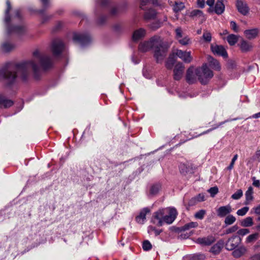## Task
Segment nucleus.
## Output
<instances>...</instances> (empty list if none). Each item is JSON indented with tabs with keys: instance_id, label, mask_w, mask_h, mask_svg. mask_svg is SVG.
<instances>
[{
	"instance_id": "obj_1",
	"label": "nucleus",
	"mask_w": 260,
	"mask_h": 260,
	"mask_svg": "<svg viewBox=\"0 0 260 260\" xmlns=\"http://www.w3.org/2000/svg\"><path fill=\"white\" fill-rule=\"evenodd\" d=\"M53 66V61L48 55L36 50L33 53V58L19 63L7 62L0 71V80L5 79L8 85L14 83L17 77L23 81H27L30 77V70L34 77L39 79L41 69L46 70Z\"/></svg>"
},
{
	"instance_id": "obj_2",
	"label": "nucleus",
	"mask_w": 260,
	"mask_h": 260,
	"mask_svg": "<svg viewBox=\"0 0 260 260\" xmlns=\"http://www.w3.org/2000/svg\"><path fill=\"white\" fill-rule=\"evenodd\" d=\"M139 50L142 52L152 50L156 62L159 63L167 55L168 46L160 36H154L148 40L141 42L139 45Z\"/></svg>"
},
{
	"instance_id": "obj_3",
	"label": "nucleus",
	"mask_w": 260,
	"mask_h": 260,
	"mask_svg": "<svg viewBox=\"0 0 260 260\" xmlns=\"http://www.w3.org/2000/svg\"><path fill=\"white\" fill-rule=\"evenodd\" d=\"M178 213L174 207L162 208L154 213L153 217L157 220V225L162 226L164 224H171L176 218Z\"/></svg>"
},
{
	"instance_id": "obj_4",
	"label": "nucleus",
	"mask_w": 260,
	"mask_h": 260,
	"mask_svg": "<svg viewBox=\"0 0 260 260\" xmlns=\"http://www.w3.org/2000/svg\"><path fill=\"white\" fill-rule=\"evenodd\" d=\"M7 9L5 12V23L6 27V31L8 35L13 33L21 34L25 31V27L23 25L13 26L11 24V17L9 12L11 9L10 2L7 0L6 2Z\"/></svg>"
},
{
	"instance_id": "obj_5",
	"label": "nucleus",
	"mask_w": 260,
	"mask_h": 260,
	"mask_svg": "<svg viewBox=\"0 0 260 260\" xmlns=\"http://www.w3.org/2000/svg\"><path fill=\"white\" fill-rule=\"evenodd\" d=\"M196 73L199 80L202 84H207L213 76L212 71L209 69L206 63L201 68L196 69Z\"/></svg>"
},
{
	"instance_id": "obj_6",
	"label": "nucleus",
	"mask_w": 260,
	"mask_h": 260,
	"mask_svg": "<svg viewBox=\"0 0 260 260\" xmlns=\"http://www.w3.org/2000/svg\"><path fill=\"white\" fill-rule=\"evenodd\" d=\"M73 39L83 47L88 44L91 41L90 37L88 34L75 32L74 34Z\"/></svg>"
},
{
	"instance_id": "obj_7",
	"label": "nucleus",
	"mask_w": 260,
	"mask_h": 260,
	"mask_svg": "<svg viewBox=\"0 0 260 260\" xmlns=\"http://www.w3.org/2000/svg\"><path fill=\"white\" fill-rule=\"evenodd\" d=\"M51 49L54 56H58L63 51L64 44L61 40L55 39L52 42Z\"/></svg>"
},
{
	"instance_id": "obj_8",
	"label": "nucleus",
	"mask_w": 260,
	"mask_h": 260,
	"mask_svg": "<svg viewBox=\"0 0 260 260\" xmlns=\"http://www.w3.org/2000/svg\"><path fill=\"white\" fill-rule=\"evenodd\" d=\"M176 38L179 43L183 45L186 46L191 43L190 39L187 36H183V31L181 27H178L175 29Z\"/></svg>"
},
{
	"instance_id": "obj_9",
	"label": "nucleus",
	"mask_w": 260,
	"mask_h": 260,
	"mask_svg": "<svg viewBox=\"0 0 260 260\" xmlns=\"http://www.w3.org/2000/svg\"><path fill=\"white\" fill-rule=\"evenodd\" d=\"M241 238L237 236H233L230 238L226 242L224 243L225 248L228 250L235 249L241 243Z\"/></svg>"
},
{
	"instance_id": "obj_10",
	"label": "nucleus",
	"mask_w": 260,
	"mask_h": 260,
	"mask_svg": "<svg viewBox=\"0 0 260 260\" xmlns=\"http://www.w3.org/2000/svg\"><path fill=\"white\" fill-rule=\"evenodd\" d=\"M175 54L185 63H189L192 60L190 51H186L180 49H177L175 52Z\"/></svg>"
},
{
	"instance_id": "obj_11",
	"label": "nucleus",
	"mask_w": 260,
	"mask_h": 260,
	"mask_svg": "<svg viewBox=\"0 0 260 260\" xmlns=\"http://www.w3.org/2000/svg\"><path fill=\"white\" fill-rule=\"evenodd\" d=\"M211 49L212 52L217 55L221 56L224 58L228 57V53L225 48L221 45H211Z\"/></svg>"
},
{
	"instance_id": "obj_12",
	"label": "nucleus",
	"mask_w": 260,
	"mask_h": 260,
	"mask_svg": "<svg viewBox=\"0 0 260 260\" xmlns=\"http://www.w3.org/2000/svg\"><path fill=\"white\" fill-rule=\"evenodd\" d=\"M184 70V66L182 63H177L174 69V79L179 80L181 79Z\"/></svg>"
},
{
	"instance_id": "obj_13",
	"label": "nucleus",
	"mask_w": 260,
	"mask_h": 260,
	"mask_svg": "<svg viewBox=\"0 0 260 260\" xmlns=\"http://www.w3.org/2000/svg\"><path fill=\"white\" fill-rule=\"evenodd\" d=\"M236 5L240 13L243 15H246L248 14L249 9L247 4L243 0H237Z\"/></svg>"
},
{
	"instance_id": "obj_14",
	"label": "nucleus",
	"mask_w": 260,
	"mask_h": 260,
	"mask_svg": "<svg viewBox=\"0 0 260 260\" xmlns=\"http://www.w3.org/2000/svg\"><path fill=\"white\" fill-rule=\"evenodd\" d=\"M232 212V208L230 205L221 206L217 210V215L219 217H224L230 214Z\"/></svg>"
},
{
	"instance_id": "obj_15",
	"label": "nucleus",
	"mask_w": 260,
	"mask_h": 260,
	"mask_svg": "<svg viewBox=\"0 0 260 260\" xmlns=\"http://www.w3.org/2000/svg\"><path fill=\"white\" fill-rule=\"evenodd\" d=\"M197 75L196 73V70H194L193 67L189 68L187 71L186 80V81L189 84H192L196 81Z\"/></svg>"
},
{
	"instance_id": "obj_16",
	"label": "nucleus",
	"mask_w": 260,
	"mask_h": 260,
	"mask_svg": "<svg viewBox=\"0 0 260 260\" xmlns=\"http://www.w3.org/2000/svg\"><path fill=\"white\" fill-rule=\"evenodd\" d=\"M146 35V30L142 28L138 29L134 31L132 39L133 41L137 42L143 39Z\"/></svg>"
},
{
	"instance_id": "obj_17",
	"label": "nucleus",
	"mask_w": 260,
	"mask_h": 260,
	"mask_svg": "<svg viewBox=\"0 0 260 260\" xmlns=\"http://www.w3.org/2000/svg\"><path fill=\"white\" fill-rule=\"evenodd\" d=\"M215 241L213 236H208L206 237L199 238L197 239V243L202 245H210Z\"/></svg>"
},
{
	"instance_id": "obj_18",
	"label": "nucleus",
	"mask_w": 260,
	"mask_h": 260,
	"mask_svg": "<svg viewBox=\"0 0 260 260\" xmlns=\"http://www.w3.org/2000/svg\"><path fill=\"white\" fill-rule=\"evenodd\" d=\"M150 212V210L148 208H143L140 212L139 215H138L136 220L137 222L140 224H143L146 220V216L147 214Z\"/></svg>"
},
{
	"instance_id": "obj_19",
	"label": "nucleus",
	"mask_w": 260,
	"mask_h": 260,
	"mask_svg": "<svg viewBox=\"0 0 260 260\" xmlns=\"http://www.w3.org/2000/svg\"><path fill=\"white\" fill-rule=\"evenodd\" d=\"M224 245V241L223 240H219L216 244L214 245L210 249V251L214 254H218L221 249L223 247Z\"/></svg>"
},
{
	"instance_id": "obj_20",
	"label": "nucleus",
	"mask_w": 260,
	"mask_h": 260,
	"mask_svg": "<svg viewBox=\"0 0 260 260\" xmlns=\"http://www.w3.org/2000/svg\"><path fill=\"white\" fill-rule=\"evenodd\" d=\"M13 105V102L3 95L0 94V107L7 108Z\"/></svg>"
},
{
	"instance_id": "obj_21",
	"label": "nucleus",
	"mask_w": 260,
	"mask_h": 260,
	"mask_svg": "<svg viewBox=\"0 0 260 260\" xmlns=\"http://www.w3.org/2000/svg\"><path fill=\"white\" fill-rule=\"evenodd\" d=\"M224 0H217L215 6L214 11L215 12L220 15L223 13L225 9V6L223 4Z\"/></svg>"
},
{
	"instance_id": "obj_22",
	"label": "nucleus",
	"mask_w": 260,
	"mask_h": 260,
	"mask_svg": "<svg viewBox=\"0 0 260 260\" xmlns=\"http://www.w3.org/2000/svg\"><path fill=\"white\" fill-rule=\"evenodd\" d=\"M258 32L259 30L257 28H253L245 30L244 34L247 39H253L256 37Z\"/></svg>"
},
{
	"instance_id": "obj_23",
	"label": "nucleus",
	"mask_w": 260,
	"mask_h": 260,
	"mask_svg": "<svg viewBox=\"0 0 260 260\" xmlns=\"http://www.w3.org/2000/svg\"><path fill=\"white\" fill-rule=\"evenodd\" d=\"M207 59L211 68L216 71H219L220 70L221 67L219 62L217 60L214 59L210 56H208Z\"/></svg>"
},
{
	"instance_id": "obj_24",
	"label": "nucleus",
	"mask_w": 260,
	"mask_h": 260,
	"mask_svg": "<svg viewBox=\"0 0 260 260\" xmlns=\"http://www.w3.org/2000/svg\"><path fill=\"white\" fill-rule=\"evenodd\" d=\"M246 252V248L244 246H240L234 249L232 254L234 257L239 258L243 255Z\"/></svg>"
},
{
	"instance_id": "obj_25",
	"label": "nucleus",
	"mask_w": 260,
	"mask_h": 260,
	"mask_svg": "<svg viewBox=\"0 0 260 260\" xmlns=\"http://www.w3.org/2000/svg\"><path fill=\"white\" fill-rule=\"evenodd\" d=\"M246 201L245 204L248 205L251 202L253 199V188L251 186L248 187L247 190L245 192Z\"/></svg>"
},
{
	"instance_id": "obj_26",
	"label": "nucleus",
	"mask_w": 260,
	"mask_h": 260,
	"mask_svg": "<svg viewBox=\"0 0 260 260\" xmlns=\"http://www.w3.org/2000/svg\"><path fill=\"white\" fill-rule=\"evenodd\" d=\"M240 224L243 227H249L253 224V218L251 217H247L242 220Z\"/></svg>"
},
{
	"instance_id": "obj_27",
	"label": "nucleus",
	"mask_w": 260,
	"mask_h": 260,
	"mask_svg": "<svg viewBox=\"0 0 260 260\" xmlns=\"http://www.w3.org/2000/svg\"><path fill=\"white\" fill-rule=\"evenodd\" d=\"M15 48V46L8 42L4 43L1 46L2 51L4 52H8L12 50Z\"/></svg>"
},
{
	"instance_id": "obj_28",
	"label": "nucleus",
	"mask_w": 260,
	"mask_h": 260,
	"mask_svg": "<svg viewBox=\"0 0 260 260\" xmlns=\"http://www.w3.org/2000/svg\"><path fill=\"white\" fill-rule=\"evenodd\" d=\"M156 15V11L153 9H150L145 13L144 18L146 20L153 19Z\"/></svg>"
},
{
	"instance_id": "obj_29",
	"label": "nucleus",
	"mask_w": 260,
	"mask_h": 260,
	"mask_svg": "<svg viewBox=\"0 0 260 260\" xmlns=\"http://www.w3.org/2000/svg\"><path fill=\"white\" fill-rule=\"evenodd\" d=\"M236 220V217L232 214L227 215L224 219V224L225 225H230L233 224Z\"/></svg>"
},
{
	"instance_id": "obj_30",
	"label": "nucleus",
	"mask_w": 260,
	"mask_h": 260,
	"mask_svg": "<svg viewBox=\"0 0 260 260\" xmlns=\"http://www.w3.org/2000/svg\"><path fill=\"white\" fill-rule=\"evenodd\" d=\"M185 8L184 4L181 2L177 1L174 5L173 10L175 13L181 11Z\"/></svg>"
},
{
	"instance_id": "obj_31",
	"label": "nucleus",
	"mask_w": 260,
	"mask_h": 260,
	"mask_svg": "<svg viewBox=\"0 0 260 260\" xmlns=\"http://www.w3.org/2000/svg\"><path fill=\"white\" fill-rule=\"evenodd\" d=\"M252 48L251 45L245 40H243L240 44V48L242 51L246 52Z\"/></svg>"
},
{
	"instance_id": "obj_32",
	"label": "nucleus",
	"mask_w": 260,
	"mask_h": 260,
	"mask_svg": "<svg viewBox=\"0 0 260 260\" xmlns=\"http://www.w3.org/2000/svg\"><path fill=\"white\" fill-rule=\"evenodd\" d=\"M238 41L237 37L233 34L230 35L227 37V41L231 46L235 45Z\"/></svg>"
},
{
	"instance_id": "obj_33",
	"label": "nucleus",
	"mask_w": 260,
	"mask_h": 260,
	"mask_svg": "<svg viewBox=\"0 0 260 260\" xmlns=\"http://www.w3.org/2000/svg\"><path fill=\"white\" fill-rule=\"evenodd\" d=\"M228 121H229V120H225L224 121L221 122L219 123L218 124H215L212 128H210V129H208V130L203 132L202 133L200 134L198 136H201L202 135L207 134L211 132V131H213V130H214V129H215L216 128H217L220 126L222 125L223 124L225 123L226 122H228Z\"/></svg>"
},
{
	"instance_id": "obj_34",
	"label": "nucleus",
	"mask_w": 260,
	"mask_h": 260,
	"mask_svg": "<svg viewBox=\"0 0 260 260\" xmlns=\"http://www.w3.org/2000/svg\"><path fill=\"white\" fill-rule=\"evenodd\" d=\"M258 238V234L254 233L248 236L246 240L247 243H251L256 240Z\"/></svg>"
},
{
	"instance_id": "obj_35",
	"label": "nucleus",
	"mask_w": 260,
	"mask_h": 260,
	"mask_svg": "<svg viewBox=\"0 0 260 260\" xmlns=\"http://www.w3.org/2000/svg\"><path fill=\"white\" fill-rule=\"evenodd\" d=\"M160 186L158 184H155L152 185L150 189V193L152 195H155L160 190Z\"/></svg>"
},
{
	"instance_id": "obj_36",
	"label": "nucleus",
	"mask_w": 260,
	"mask_h": 260,
	"mask_svg": "<svg viewBox=\"0 0 260 260\" xmlns=\"http://www.w3.org/2000/svg\"><path fill=\"white\" fill-rule=\"evenodd\" d=\"M198 226V223L197 222H191L185 224L183 226V230H187L191 228H197Z\"/></svg>"
},
{
	"instance_id": "obj_37",
	"label": "nucleus",
	"mask_w": 260,
	"mask_h": 260,
	"mask_svg": "<svg viewBox=\"0 0 260 260\" xmlns=\"http://www.w3.org/2000/svg\"><path fill=\"white\" fill-rule=\"evenodd\" d=\"M206 214V211L205 210H200L194 214V217L197 219H202Z\"/></svg>"
},
{
	"instance_id": "obj_38",
	"label": "nucleus",
	"mask_w": 260,
	"mask_h": 260,
	"mask_svg": "<svg viewBox=\"0 0 260 260\" xmlns=\"http://www.w3.org/2000/svg\"><path fill=\"white\" fill-rule=\"evenodd\" d=\"M190 16L191 17H194L196 16H199L201 17H204L203 13L202 11L199 10H194L190 12Z\"/></svg>"
},
{
	"instance_id": "obj_39",
	"label": "nucleus",
	"mask_w": 260,
	"mask_h": 260,
	"mask_svg": "<svg viewBox=\"0 0 260 260\" xmlns=\"http://www.w3.org/2000/svg\"><path fill=\"white\" fill-rule=\"evenodd\" d=\"M248 210V207H244L238 210L237 211V214L239 216H243L246 215Z\"/></svg>"
},
{
	"instance_id": "obj_40",
	"label": "nucleus",
	"mask_w": 260,
	"mask_h": 260,
	"mask_svg": "<svg viewBox=\"0 0 260 260\" xmlns=\"http://www.w3.org/2000/svg\"><path fill=\"white\" fill-rule=\"evenodd\" d=\"M174 63H175V60L173 59V58H171L170 57H169L166 62V67L168 69L170 70L173 68Z\"/></svg>"
},
{
	"instance_id": "obj_41",
	"label": "nucleus",
	"mask_w": 260,
	"mask_h": 260,
	"mask_svg": "<svg viewBox=\"0 0 260 260\" xmlns=\"http://www.w3.org/2000/svg\"><path fill=\"white\" fill-rule=\"evenodd\" d=\"M142 247L144 250L148 251L152 248V245L148 240H145L143 242Z\"/></svg>"
},
{
	"instance_id": "obj_42",
	"label": "nucleus",
	"mask_w": 260,
	"mask_h": 260,
	"mask_svg": "<svg viewBox=\"0 0 260 260\" xmlns=\"http://www.w3.org/2000/svg\"><path fill=\"white\" fill-rule=\"evenodd\" d=\"M242 190L241 189H239L232 196V198L234 200H239L242 197Z\"/></svg>"
},
{
	"instance_id": "obj_43",
	"label": "nucleus",
	"mask_w": 260,
	"mask_h": 260,
	"mask_svg": "<svg viewBox=\"0 0 260 260\" xmlns=\"http://www.w3.org/2000/svg\"><path fill=\"white\" fill-rule=\"evenodd\" d=\"M238 229H239V228L237 225H234L227 229L225 230L224 234H229L235 233V232L238 231Z\"/></svg>"
},
{
	"instance_id": "obj_44",
	"label": "nucleus",
	"mask_w": 260,
	"mask_h": 260,
	"mask_svg": "<svg viewBox=\"0 0 260 260\" xmlns=\"http://www.w3.org/2000/svg\"><path fill=\"white\" fill-rule=\"evenodd\" d=\"M208 191L210 193L212 197H214L218 192V188L217 186L211 187Z\"/></svg>"
},
{
	"instance_id": "obj_45",
	"label": "nucleus",
	"mask_w": 260,
	"mask_h": 260,
	"mask_svg": "<svg viewBox=\"0 0 260 260\" xmlns=\"http://www.w3.org/2000/svg\"><path fill=\"white\" fill-rule=\"evenodd\" d=\"M203 38L205 41L208 42H210L211 40V35L208 31H205L203 35Z\"/></svg>"
},
{
	"instance_id": "obj_46",
	"label": "nucleus",
	"mask_w": 260,
	"mask_h": 260,
	"mask_svg": "<svg viewBox=\"0 0 260 260\" xmlns=\"http://www.w3.org/2000/svg\"><path fill=\"white\" fill-rule=\"evenodd\" d=\"M249 232V230L247 229H242L237 231V234L239 236H244L248 234Z\"/></svg>"
},
{
	"instance_id": "obj_47",
	"label": "nucleus",
	"mask_w": 260,
	"mask_h": 260,
	"mask_svg": "<svg viewBox=\"0 0 260 260\" xmlns=\"http://www.w3.org/2000/svg\"><path fill=\"white\" fill-rule=\"evenodd\" d=\"M152 231L154 232L156 236L159 235L161 232V230H157L152 226H149L148 228V232L151 233Z\"/></svg>"
},
{
	"instance_id": "obj_48",
	"label": "nucleus",
	"mask_w": 260,
	"mask_h": 260,
	"mask_svg": "<svg viewBox=\"0 0 260 260\" xmlns=\"http://www.w3.org/2000/svg\"><path fill=\"white\" fill-rule=\"evenodd\" d=\"M237 158H238L237 154H236L234 156L233 158L232 159L230 165L228 167V169L232 170L233 168L235 162L237 159Z\"/></svg>"
},
{
	"instance_id": "obj_49",
	"label": "nucleus",
	"mask_w": 260,
	"mask_h": 260,
	"mask_svg": "<svg viewBox=\"0 0 260 260\" xmlns=\"http://www.w3.org/2000/svg\"><path fill=\"white\" fill-rule=\"evenodd\" d=\"M160 26L161 23L159 21H156L150 24V27L154 30H155L158 28L160 27Z\"/></svg>"
},
{
	"instance_id": "obj_50",
	"label": "nucleus",
	"mask_w": 260,
	"mask_h": 260,
	"mask_svg": "<svg viewBox=\"0 0 260 260\" xmlns=\"http://www.w3.org/2000/svg\"><path fill=\"white\" fill-rule=\"evenodd\" d=\"M251 211H253L256 215H260V204L254 207Z\"/></svg>"
},
{
	"instance_id": "obj_51",
	"label": "nucleus",
	"mask_w": 260,
	"mask_h": 260,
	"mask_svg": "<svg viewBox=\"0 0 260 260\" xmlns=\"http://www.w3.org/2000/svg\"><path fill=\"white\" fill-rule=\"evenodd\" d=\"M197 202H200L205 200V196L203 194L200 193L195 197Z\"/></svg>"
},
{
	"instance_id": "obj_52",
	"label": "nucleus",
	"mask_w": 260,
	"mask_h": 260,
	"mask_svg": "<svg viewBox=\"0 0 260 260\" xmlns=\"http://www.w3.org/2000/svg\"><path fill=\"white\" fill-rule=\"evenodd\" d=\"M253 180V185L259 187L260 186V181L259 180H256L255 177H252Z\"/></svg>"
},
{
	"instance_id": "obj_53",
	"label": "nucleus",
	"mask_w": 260,
	"mask_h": 260,
	"mask_svg": "<svg viewBox=\"0 0 260 260\" xmlns=\"http://www.w3.org/2000/svg\"><path fill=\"white\" fill-rule=\"evenodd\" d=\"M231 27L235 32L238 31V28L237 25L235 21H231Z\"/></svg>"
},
{
	"instance_id": "obj_54",
	"label": "nucleus",
	"mask_w": 260,
	"mask_h": 260,
	"mask_svg": "<svg viewBox=\"0 0 260 260\" xmlns=\"http://www.w3.org/2000/svg\"><path fill=\"white\" fill-rule=\"evenodd\" d=\"M179 169H180V172L182 173L186 172L187 171V168L184 164H181L179 166Z\"/></svg>"
},
{
	"instance_id": "obj_55",
	"label": "nucleus",
	"mask_w": 260,
	"mask_h": 260,
	"mask_svg": "<svg viewBox=\"0 0 260 260\" xmlns=\"http://www.w3.org/2000/svg\"><path fill=\"white\" fill-rule=\"evenodd\" d=\"M96 2L102 6H106L109 3L108 0H96Z\"/></svg>"
},
{
	"instance_id": "obj_56",
	"label": "nucleus",
	"mask_w": 260,
	"mask_h": 260,
	"mask_svg": "<svg viewBox=\"0 0 260 260\" xmlns=\"http://www.w3.org/2000/svg\"><path fill=\"white\" fill-rule=\"evenodd\" d=\"M254 159L255 160L260 161V149L255 152V153L254 155Z\"/></svg>"
},
{
	"instance_id": "obj_57",
	"label": "nucleus",
	"mask_w": 260,
	"mask_h": 260,
	"mask_svg": "<svg viewBox=\"0 0 260 260\" xmlns=\"http://www.w3.org/2000/svg\"><path fill=\"white\" fill-rule=\"evenodd\" d=\"M150 0H141V3H140V8L142 9H144V7L146 6L149 2Z\"/></svg>"
},
{
	"instance_id": "obj_58",
	"label": "nucleus",
	"mask_w": 260,
	"mask_h": 260,
	"mask_svg": "<svg viewBox=\"0 0 260 260\" xmlns=\"http://www.w3.org/2000/svg\"><path fill=\"white\" fill-rule=\"evenodd\" d=\"M197 203V201H196L195 197H194L189 200V201L188 202V205L189 206H192L194 205Z\"/></svg>"
},
{
	"instance_id": "obj_59",
	"label": "nucleus",
	"mask_w": 260,
	"mask_h": 260,
	"mask_svg": "<svg viewBox=\"0 0 260 260\" xmlns=\"http://www.w3.org/2000/svg\"><path fill=\"white\" fill-rule=\"evenodd\" d=\"M198 6L201 8H203L205 6V1L204 0H197Z\"/></svg>"
},
{
	"instance_id": "obj_60",
	"label": "nucleus",
	"mask_w": 260,
	"mask_h": 260,
	"mask_svg": "<svg viewBox=\"0 0 260 260\" xmlns=\"http://www.w3.org/2000/svg\"><path fill=\"white\" fill-rule=\"evenodd\" d=\"M45 8L49 6V0H40Z\"/></svg>"
},
{
	"instance_id": "obj_61",
	"label": "nucleus",
	"mask_w": 260,
	"mask_h": 260,
	"mask_svg": "<svg viewBox=\"0 0 260 260\" xmlns=\"http://www.w3.org/2000/svg\"><path fill=\"white\" fill-rule=\"evenodd\" d=\"M106 19V18L105 16H102L99 18L98 22L99 24H102L105 22Z\"/></svg>"
},
{
	"instance_id": "obj_62",
	"label": "nucleus",
	"mask_w": 260,
	"mask_h": 260,
	"mask_svg": "<svg viewBox=\"0 0 260 260\" xmlns=\"http://www.w3.org/2000/svg\"><path fill=\"white\" fill-rule=\"evenodd\" d=\"M214 2L215 0H207L206 3L210 7H212L213 6Z\"/></svg>"
},
{
	"instance_id": "obj_63",
	"label": "nucleus",
	"mask_w": 260,
	"mask_h": 260,
	"mask_svg": "<svg viewBox=\"0 0 260 260\" xmlns=\"http://www.w3.org/2000/svg\"><path fill=\"white\" fill-rule=\"evenodd\" d=\"M15 16L18 17V18H20V10L17 9L15 11Z\"/></svg>"
},
{
	"instance_id": "obj_64",
	"label": "nucleus",
	"mask_w": 260,
	"mask_h": 260,
	"mask_svg": "<svg viewBox=\"0 0 260 260\" xmlns=\"http://www.w3.org/2000/svg\"><path fill=\"white\" fill-rule=\"evenodd\" d=\"M251 118H260V112H258V113H255V114H253L251 116Z\"/></svg>"
}]
</instances>
